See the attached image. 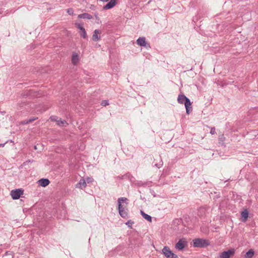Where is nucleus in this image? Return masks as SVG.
I'll return each instance as SVG.
<instances>
[{"mask_svg":"<svg viewBox=\"0 0 258 258\" xmlns=\"http://www.w3.org/2000/svg\"><path fill=\"white\" fill-rule=\"evenodd\" d=\"M78 18H83V19H92L93 17L89 14L85 13H83V14L79 15Z\"/></svg>","mask_w":258,"mask_h":258,"instance_id":"obj_15","label":"nucleus"},{"mask_svg":"<svg viewBox=\"0 0 258 258\" xmlns=\"http://www.w3.org/2000/svg\"><path fill=\"white\" fill-rule=\"evenodd\" d=\"M134 224V222L131 220H128L127 222H126L125 224L128 226V227L132 228V227L130 224Z\"/></svg>","mask_w":258,"mask_h":258,"instance_id":"obj_22","label":"nucleus"},{"mask_svg":"<svg viewBox=\"0 0 258 258\" xmlns=\"http://www.w3.org/2000/svg\"><path fill=\"white\" fill-rule=\"evenodd\" d=\"M55 117H56V116H51V117H50V118H51V119H52V120H55Z\"/></svg>","mask_w":258,"mask_h":258,"instance_id":"obj_28","label":"nucleus"},{"mask_svg":"<svg viewBox=\"0 0 258 258\" xmlns=\"http://www.w3.org/2000/svg\"><path fill=\"white\" fill-rule=\"evenodd\" d=\"M101 105L103 106H106L108 105H109L108 101L106 100H102Z\"/></svg>","mask_w":258,"mask_h":258,"instance_id":"obj_20","label":"nucleus"},{"mask_svg":"<svg viewBox=\"0 0 258 258\" xmlns=\"http://www.w3.org/2000/svg\"><path fill=\"white\" fill-rule=\"evenodd\" d=\"M75 26L80 30L79 33L80 34L81 37L84 39H86L87 37V35L85 28L83 26L79 23H75Z\"/></svg>","mask_w":258,"mask_h":258,"instance_id":"obj_8","label":"nucleus"},{"mask_svg":"<svg viewBox=\"0 0 258 258\" xmlns=\"http://www.w3.org/2000/svg\"><path fill=\"white\" fill-rule=\"evenodd\" d=\"M141 214L142 216L148 221L151 222L152 221V217L150 215L145 213L143 211H141Z\"/></svg>","mask_w":258,"mask_h":258,"instance_id":"obj_17","label":"nucleus"},{"mask_svg":"<svg viewBox=\"0 0 258 258\" xmlns=\"http://www.w3.org/2000/svg\"><path fill=\"white\" fill-rule=\"evenodd\" d=\"M65 122V121L58 120L57 122V124L63 126Z\"/></svg>","mask_w":258,"mask_h":258,"instance_id":"obj_24","label":"nucleus"},{"mask_svg":"<svg viewBox=\"0 0 258 258\" xmlns=\"http://www.w3.org/2000/svg\"><path fill=\"white\" fill-rule=\"evenodd\" d=\"M79 61V56L77 53H73L72 58V63L75 65Z\"/></svg>","mask_w":258,"mask_h":258,"instance_id":"obj_16","label":"nucleus"},{"mask_svg":"<svg viewBox=\"0 0 258 258\" xmlns=\"http://www.w3.org/2000/svg\"><path fill=\"white\" fill-rule=\"evenodd\" d=\"M100 1L105 2H107L109 0H100Z\"/></svg>","mask_w":258,"mask_h":258,"instance_id":"obj_29","label":"nucleus"},{"mask_svg":"<svg viewBox=\"0 0 258 258\" xmlns=\"http://www.w3.org/2000/svg\"><path fill=\"white\" fill-rule=\"evenodd\" d=\"M162 253L166 258H178V256L173 253L170 248L167 246H164L162 250Z\"/></svg>","mask_w":258,"mask_h":258,"instance_id":"obj_4","label":"nucleus"},{"mask_svg":"<svg viewBox=\"0 0 258 258\" xmlns=\"http://www.w3.org/2000/svg\"><path fill=\"white\" fill-rule=\"evenodd\" d=\"M201 211H202L203 212H205V209L203 208H201L199 210V212H200Z\"/></svg>","mask_w":258,"mask_h":258,"instance_id":"obj_26","label":"nucleus"},{"mask_svg":"<svg viewBox=\"0 0 258 258\" xmlns=\"http://www.w3.org/2000/svg\"><path fill=\"white\" fill-rule=\"evenodd\" d=\"M39 184L42 187H45L47 186L50 181L47 178H42L38 180Z\"/></svg>","mask_w":258,"mask_h":258,"instance_id":"obj_13","label":"nucleus"},{"mask_svg":"<svg viewBox=\"0 0 258 258\" xmlns=\"http://www.w3.org/2000/svg\"><path fill=\"white\" fill-rule=\"evenodd\" d=\"M92 180V178L88 177L87 178V181L88 183H89V182H91Z\"/></svg>","mask_w":258,"mask_h":258,"instance_id":"obj_25","label":"nucleus"},{"mask_svg":"<svg viewBox=\"0 0 258 258\" xmlns=\"http://www.w3.org/2000/svg\"><path fill=\"white\" fill-rule=\"evenodd\" d=\"M137 44L140 46H144L146 48L150 47V44L147 43L144 37H139L137 40Z\"/></svg>","mask_w":258,"mask_h":258,"instance_id":"obj_9","label":"nucleus"},{"mask_svg":"<svg viewBox=\"0 0 258 258\" xmlns=\"http://www.w3.org/2000/svg\"><path fill=\"white\" fill-rule=\"evenodd\" d=\"M177 101L179 104H184L186 113L187 114H189L192 110L191 102L189 99L186 97L183 94H181L178 96Z\"/></svg>","mask_w":258,"mask_h":258,"instance_id":"obj_2","label":"nucleus"},{"mask_svg":"<svg viewBox=\"0 0 258 258\" xmlns=\"http://www.w3.org/2000/svg\"><path fill=\"white\" fill-rule=\"evenodd\" d=\"M36 119H37V118H36V117H32L29 119H26V120H23L21 123L23 124H28V123H30L33 122V121L35 120Z\"/></svg>","mask_w":258,"mask_h":258,"instance_id":"obj_19","label":"nucleus"},{"mask_svg":"<svg viewBox=\"0 0 258 258\" xmlns=\"http://www.w3.org/2000/svg\"><path fill=\"white\" fill-rule=\"evenodd\" d=\"M254 251L252 249H249L245 254L244 258H251L254 255Z\"/></svg>","mask_w":258,"mask_h":258,"instance_id":"obj_18","label":"nucleus"},{"mask_svg":"<svg viewBox=\"0 0 258 258\" xmlns=\"http://www.w3.org/2000/svg\"><path fill=\"white\" fill-rule=\"evenodd\" d=\"M34 148L36 149V147L35 146H34Z\"/></svg>","mask_w":258,"mask_h":258,"instance_id":"obj_30","label":"nucleus"},{"mask_svg":"<svg viewBox=\"0 0 258 258\" xmlns=\"http://www.w3.org/2000/svg\"><path fill=\"white\" fill-rule=\"evenodd\" d=\"M128 201V199L126 198L122 197L119 198L117 200V204H118V210L119 215L123 218H127L128 213H127V209H126V206L122 205V203H125L126 205L128 204L127 202Z\"/></svg>","mask_w":258,"mask_h":258,"instance_id":"obj_1","label":"nucleus"},{"mask_svg":"<svg viewBox=\"0 0 258 258\" xmlns=\"http://www.w3.org/2000/svg\"><path fill=\"white\" fill-rule=\"evenodd\" d=\"M209 245V241L206 239L196 238L192 240V245L195 247H206Z\"/></svg>","mask_w":258,"mask_h":258,"instance_id":"obj_3","label":"nucleus"},{"mask_svg":"<svg viewBox=\"0 0 258 258\" xmlns=\"http://www.w3.org/2000/svg\"><path fill=\"white\" fill-rule=\"evenodd\" d=\"M235 252V249L231 248L227 251L221 252L218 258H230L234 256Z\"/></svg>","mask_w":258,"mask_h":258,"instance_id":"obj_5","label":"nucleus"},{"mask_svg":"<svg viewBox=\"0 0 258 258\" xmlns=\"http://www.w3.org/2000/svg\"><path fill=\"white\" fill-rule=\"evenodd\" d=\"M117 0H110L106 5L103 7L104 10H108L113 8L117 4Z\"/></svg>","mask_w":258,"mask_h":258,"instance_id":"obj_10","label":"nucleus"},{"mask_svg":"<svg viewBox=\"0 0 258 258\" xmlns=\"http://www.w3.org/2000/svg\"><path fill=\"white\" fill-rule=\"evenodd\" d=\"M87 184L86 181L84 178H82L79 182L76 184V187L79 188L80 189H83L85 187H86Z\"/></svg>","mask_w":258,"mask_h":258,"instance_id":"obj_12","label":"nucleus"},{"mask_svg":"<svg viewBox=\"0 0 258 258\" xmlns=\"http://www.w3.org/2000/svg\"><path fill=\"white\" fill-rule=\"evenodd\" d=\"M6 144V143H4V144H0V147H4L5 145Z\"/></svg>","mask_w":258,"mask_h":258,"instance_id":"obj_27","label":"nucleus"},{"mask_svg":"<svg viewBox=\"0 0 258 258\" xmlns=\"http://www.w3.org/2000/svg\"><path fill=\"white\" fill-rule=\"evenodd\" d=\"M187 245V241L185 239L182 238L179 240V241L175 244V248L176 249L179 250H182L184 249L185 246Z\"/></svg>","mask_w":258,"mask_h":258,"instance_id":"obj_7","label":"nucleus"},{"mask_svg":"<svg viewBox=\"0 0 258 258\" xmlns=\"http://www.w3.org/2000/svg\"><path fill=\"white\" fill-rule=\"evenodd\" d=\"M249 213L248 211L245 209L241 213V216L242 222H245L247 220L248 217Z\"/></svg>","mask_w":258,"mask_h":258,"instance_id":"obj_14","label":"nucleus"},{"mask_svg":"<svg viewBox=\"0 0 258 258\" xmlns=\"http://www.w3.org/2000/svg\"><path fill=\"white\" fill-rule=\"evenodd\" d=\"M24 193V190L22 188L13 189L11 191V196L14 200L19 199Z\"/></svg>","mask_w":258,"mask_h":258,"instance_id":"obj_6","label":"nucleus"},{"mask_svg":"<svg viewBox=\"0 0 258 258\" xmlns=\"http://www.w3.org/2000/svg\"><path fill=\"white\" fill-rule=\"evenodd\" d=\"M225 138L223 135L219 136V143H220L221 142H223L225 141Z\"/></svg>","mask_w":258,"mask_h":258,"instance_id":"obj_21","label":"nucleus"},{"mask_svg":"<svg viewBox=\"0 0 258 258\" xmlns=\"http://www.w3.org/2000/svg\"><path fill=\"white\" fill-rule=\"evenodd\" d=\"M215 127H212L211 128V131H210V134L211 135H214L215 134H216V131H215Z\"/></svg>","mask_w":258,"mask_h":258,"instance_id":"obj_23","label":"nucleus"},{"mask_svg":"<svg viewBox=\"0 0 258 258\" xmlns=\"http://www.w3.org/2000/svg\"><path fill=\"white\" fill-rule=\"evenodd\" d=\"M101 33V32L100 30L98 29L95 30L92 35V40L94 41H98L100 39V36H99L98 35H100Z\"/></svg>","mask_w":258,"mask_h":258,"instance_id":"obj_11","label":"nucleus"}]
</instances>
